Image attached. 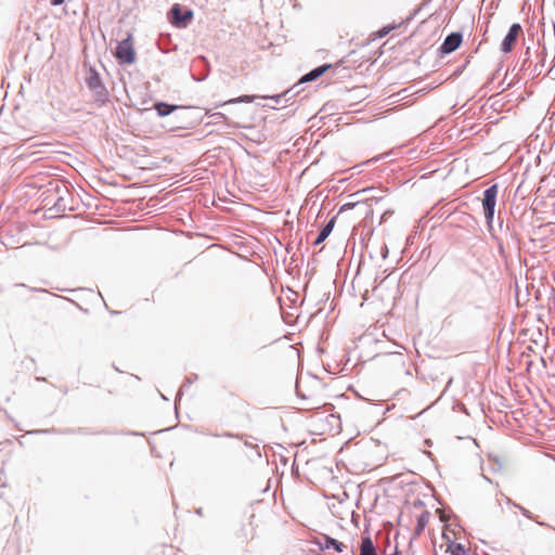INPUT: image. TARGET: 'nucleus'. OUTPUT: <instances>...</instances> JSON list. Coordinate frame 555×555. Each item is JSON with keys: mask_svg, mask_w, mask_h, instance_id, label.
<instances>
[{"mask_svg": "<svg viewBox=\"0 0 555 555\" xmlns=\"http://www.w3.org/2000/svg\"><path fill=\"white\" fill-rule=\"evenodd\" d=\"M86 85L94 92L93 100L98 106H103L108 102V91L95 68H89L86 76Z\"/></svg>", "mask_w": 555, "mask_h": 555, "instance_id": "f257e3e1", "label": "nucleus"}, {"mask_svg": "<svg viewBox=\"0 0 555 555\" xmlns=\"http://www.w3.org/2000/svg\"><path fill=\"white\" fill-rule=\"evenodd\" d=\"M115 57L119 64L130 65L135 62V51L132 42V34L118 42L115 50Z\"/></svg>", "mask_w": 555, "mask_h": 555, "instance_id": "f03ea898", "label": "nucleus"}, {"mask_svg": "<svg viewBox=\"0 0 555 555\" xmlns=\"http://www.w3.org/2000/svg\"><path fill=\"white\" fill-rule=\"evenodd\" d=\"M498 196V184H492L483 191L482 208L487 224L492 229Z\"/></svg>", "mask_w": 555, "mask_h": 555, "instance_id": "7ed1b4c3", "label": "nucleus"}, {"mask_svg": "<svg viewBox=\"0 0 555 555\" xmlns=\"http://www.w3.org/2000/svg\"><path fill=\"white\" fill-rule=\"evenodd\" d=\"M194 13L191 9L183 10L179 3H175L169 13L170 24L177 28H185L192 22Z\"/></svg>", "mask_w": 555, "mask_h": 555, "instance_id": "20e7f679", "label": "nucleus"}, {"mask_svg": "<svg viewBox=\"0 0 555 555\" xmlns=\"http://www.w3.org/2000/svg\"><path fill=\"white\" fill-rule=\"evenodd\" d=\"M463 35L460 31L449 34L438 49L439 55L444 56L454 52L462 43Z\"/></svg>", "mask_w": 555, "mask_h": 555, "instance_id": "39448f33", "label": "nucleus"}, {"mask_svg": "<svg viewBox=\"0 0 555 555\" xmlns=\"http://www.w3.org/2000/svg\"><path fill=\"white\" fill-rule=\"evenodd\" d=\"M520 31H521L520 24H518V23L512 24L507 34L505 35V37L502 40V43H501L502 52L509 53L513 50L514 44H515Z\"/></svg>", "mask_w": 555, "mask_h": 555, "instance_id": "423d86ee", "label": "nucleus"}, {"mask_svg": "<svg viewBox=\"0 0 555 555\" xmlns=\"http://www.w3.org/2000/svg\"><path fill=\"white\" fill-rule=\"evenodd\" d=\"M315 544L321 551L333 548L336 553H343L346 547L344 543L328 534H321V537L315 541Z\"/></svg>", "mask_w": 555, "mask_h": 555, "instance_id": "0eeeda50", "label": "nucleus"}, {"mask_svg": "<svg viewBox=\"0 0 555 555\" xmlns=\"http://www.w3.org/2000/svg\"><path fill=\"white\" fill-rule=\"evenodd\" d=\"M331 67H332V64H322V65L311 69L310 72H308L300 78V83L304 85L306 82H311V81L317 80L319 77H321L323 74H325Z\"/></svg>", "mask_w": 555, "mask_h": 555, "instance_id": "6e6552de", "label": "nucleus"}, {"mask_svg": "<svg viewBox=\"0 0 555 555\" xmlns=\"http://www.w3.org/2000/svg\"><path fill=\"white\" fill-rule=\"evenodd\" d=\"M154 109L156 111L157 115L159 117H166L171 115L177 109H181L182 106L176 105V104H169L167 102H155L153 105Z\"/></svg>", "mask_w": 555, "mask_h": 555, "instance_id": "1a4fd4ad", "label": "nucleus"}, {"mask_svg": "<svg viewBox=\"0 0 555 555\" xmlns=\"http://www.w3.org/2000/svg\"><path fill=\"white\" fill-rule=\"evenodd\" d=\"M335 223H336V217H333L331 218L325 224L324 227L320 230L318 236L315 237V240L313 241V245L317 246V245H320L321 243H323L328 236L330 234L332 233L334 227H335Z\"/></svg>", "mask_w": 555, "mask_h": 555, "instance_id": "9d476101", "label": "nucleus"}, {"mask_svg": "<svg viewBox=\"0 0 555 555\" xmlns=\"http://www.w3.org/2000/svg\"><path fill=\"white\" fill-rule=\"evenodd\" d=\"M359 555H377L376 547L370 535L362 537Z\"/></svg>", "mask_w": 555, "mask_h": 555, "instance_id": "9b49d317", "label": "nucleus"}, {"mask_svg": "<svg viewBox=\"0 0 555 555\" xmlns=\"http://www.w3.org/2000/svg\"><path fill=\"white\" fill-rule=\"evenodd\" d=\"M302 83H300V80L295 83L292 88L287 89L281 94H278V98H284V102H288L293 100L295 96H297L302 91Z\"/></svg>", "mask_w": 555, "mask_h": 555, "instance_id": "f8f14e48", "label": "nucleus"}, {"mask_svg": "<svg viewBox=\"0 0 555 555\" xmlns=\"http://www.w3.org/2000/svg\"><path fill=\"white\" fill-rule=\"evenodd\" d=\"M430 518V513L425 511L417 517L416 527H415V535H420L426 526L428 525Z\"/></svg>", "mask_w": 555, "mask_h": 555, "instance_id": "ddd939ff", "label": "nucleus"}, {"mask_svg": "<svg viewBox=\"0 0 555 555\" xmlns=\"http://www.w3.org/2000/svg\"><path fill=\"white\" fill-rule=\"evenodd\" d=\"M449 548L451 550L452 555H467L468 551L461 543H452Z\"/></svg>", "mask_w": 555, "mask_h": 555, "instance_id": "4468645a", "label": "nucleus"}, {"mask_svg": "<svg viewBox=\"0 0 555 555\" xmlns=\"http://www.w3.org/2000/svg\"><path fill=\"white\" fill-rule=\"evenodd\" d=\"M248 438H251V437H250V436H248V437H245V438L242 440V441L244 442V446H245V447H247V448H249V449H251V450H254L255 455H256L257 457H261V451H260L259 446H258V444H256V443L250 442V441L248 440Z\"/></svg>", "mask_w": 555, "mask_h": 555, "instance_id": "2eb2a0df", "label": "nucleus"}, {"mask_svg": "<svg viewBox=\"0 0 555 555\" xmlns=\"http://www.w3.org/2000/svg\"><path fill=\"white\" fill-rule=\"evenodd\" d=\"M253 101V95H242L240 98L229 100L228 103H251ZM224 104H227V102H224Z\"/></svg>", "mask_w": 555, "mask_h": 555, "instance_id": "dca6fc26", "label": "nucleus"}, {"mask_svg": "<svg viewBox=\"0 0 555 555\" xmlns=\"http://www.w3.org/2000/svg\"><path fill=\"white\" fill-rule=\"evenodd\" d=\"M221 437H223V438H235V439L243 440L245 437H248V436L245 435V434H234V433H231V431H223V433H221Z\"/></svg>", "mask_w": 555, "mask_h": 555, "instance_id": "f3484780", "label": "nucleus"}, {"mask_svg": "<svg viewBox=\"0 0 555 555\" xmlns=\"http://www.w3.org/2000/svg\"><path fill=\"white\" fill-rule=\"evenodd\" d=\"M514 505H515L517 508H519L520 513H521L525 517H527V518H529V519H534L533 514H532L530 511H528L527 508H525V507H522V506H520V505H518V504H514Z\"/></svg>", "mask_w": 555, "mask_h": 555, "instance_id": "a211bd4d", "label": "nucleus"}, {"mask_svg": "<svg viewBox=\"0 0 555 555\" xmlns=\"http://www.w3.org/2000/svg\"><path fill=\"white\" fill-rule=\"evenodd\" d=\"M66 433H70V434H83V435H90V434H93L92 431H90L88 428H77V429H70V430H66Z\"/></svg>", "mask_w": 555, "mask_h": 555, "instance_id": "6ab92c4d", "label": "nucleus"}, {"mask_svg": "<svg viewBox=\"0 0 555 555\" xmlns=\"http://www.w3.org/2000/svg\"><path fill=\"white\" fill-rule=\"evenodd\" d=\"M54 206L57 208V210H63L64 211L66 209V205L64 203V199L61 196L57 198V202L54 204Z\"/></svg>", "mask_w": 555, "mask_h": 555, "instance_id": "aec40b11", "label": "nucleus"}, {"mask_svg": "<svg viewBox=\"0 0 555 555\" xmlns=\"http://www.w3.org/2000/svg\"><path fill=\"white\" fill-rule=\"evenodd\" d=\"M356 205V203H346L340 207L339 212L352 209Z\"/></svg>", "mask_w": 555, "mask_h": 555, "instance_id": "412c9836", "label": "nucleus"}, {"mask_svg": "<svg viewBox=\"0 0 555 555\" xmlns=\"http://www.w3.org/2000/svg\"><path fill=\"white\" fill-rule=\"evenodd\" d=\"M204 435L206 436H211V437H217V438H220L221 437V433H212V431H203Z\"/></svg>", "mask_w": 555, "mask_h": 555, "instance_id": "4be33fe9", "label": "nucleus"}, {"mask_svg": "<svg viewBox=\"0 0 555 555\" xmlns=\"http://www.w3.org/2000/svg\"><path fill=\"white\" fill-rule=\"evenodd\" d=\"M51 5L57 7L65 3V0H50Z\"/></svg>", "mask_w": 555, "mask_h": 555, "instance_id": "5701e85b", "label": "nucleus"}, {"mask_svg": "<svg viewBox=\"0 0 555 555\" xmlns=\"http://www.w3.org/2000/svg\"><path fill=\"white\" fill-rule=\"evenodd\" d=\"M270 99L273 100L275 104H281L284 101V98H278V94L270 96Z\"/></svg>", "mask_w": 555, "mask_h": 555, "instance_id": "b1692460", "label": "nucleus"}, {"mask_svg": "<svg viewBox=\"0 0 555 555\" xmlns=\"http://www.w3.org/2000/svg\"><path fill=\"white\" fill-rule=\"evenodd\" d=\"M197 378H198L197 374H193L192 376H189V377L186 378V383H188V384H191V383H193L194 380H196Z\"/></svg>", "mask_w": 555, "mask_h": 555, "instance_id": "393cba45", "label": "nucleus"}, {"mask_svg": "<svg viewBox=\"0 0 555 555\" xmlns=\"http://www.w3.org/2000/svg\"><path fill=\"white\" fill-rule=\"evenodd\" d=\"M198 61L204 63V65L208 66V61L205 56H203V55L198 56Z\"/></svg>", "mask_w": 555, "mask_h": 555, "instance_id": "a878e982", "label": "nucleus"}, {"mask_svg": "<svg viewBox=\"0 0 555 555\" xmlns=\"http://www.w3.org/2000/svg\"><path fill=\"white\" fill-rule=\"evenodd\" d=\"M418 11H420V9L415 10V11L411 14V16H409V17L406 18V22H409V21L413 20V18H414V16L417 14V12H418Z\"/></svg>", "mask_w": 555, "mask_h": 555, "instance_id": "bb28decb", "label": "nucleus"}, {"mask_svg": "<svg viewBox=\"0 0 555 555\" xmlns=\"http://www.w3.org/2000/svg\"><path fill=\"white\" fill-rule=\"evenodd\" d=\"M56 429H43V430H38L37 433H55Z\"/></svg>", "mask_w": 555, "mask_h": 555, "instance_id": "cd10ccee", "label": "nucleus"}, {"mask_svg": "<svg viewBox=\"0 0 555 555\" xmlns=\"http://www.w3.org/2000/svg\"><path fill=\"white\" fill-rule=\"evenodd\" d=\"M195 512H196L197 515L203 516V508L202 507L197 508Z\"/></svg>", "mask_w": 555, "mask_h": 555, "instance_id": "c85d7f7f", "label": "nucleus"}, {"mask_svg": "<svg viewBox=\"0 0 555 555\" xmlns=\"http://www.w3.org/2000/svg\"><path fill=\"white\" fill-rule=\"evenodd\" d=\"M33 291H37V292H42V293H48L47 289H43V288H31Z\"/></svg>", "mask_w": 555, "mask_h": 555, "instance_id": "c756f323", "label": "nucleus"}, {"mask_svg": "<svg viewBox=\"0 0 555 555\" xmlns=\"http://www.w3.org/2000/svg\"><path fill=\"white\" fill-rule=\"evenodd\" d=\"M206 77H207V74H206L204 77L198 78L197 80H198V81H202V80H204Z\"/></svg>", "mask_w": 555, "mask_h": 555, "instance_id": "7c9ffc66", "label": "nucleus"}, {"mask_svg": "<svg viewBox=\"0 0 555 555\" xmlns=\"http://www.w3.org/2000/svg\"><path fill=\"white\" fill-rule=\"evenodd\" d=\"M16 286H23L25 287L26 285L24 283H21V284H16Z\"/></svg>", "mask_w": 555, "mask_h": 555, "instance_id": "2f4dec72", "label": "nucleus"}, {"mask_svg": "<svg viewBox=\"0 0 555 555\" xmlns=\"http://www.w3.org/2000/svg\"><path fill=\"white\" fill-rule=\"evenodd\" d=\"M538 524H539L540 526H546V524H544V522H540V521H538Z\"/></svg>", "mask_w": 555, "mask_h": 555, "instance_id": "473e14b6", "label": "nucleus"}, {"mask_svg": "<svg viewBox=\"0 0 555 555\" xmlns=\"http://www.w3.org/2000/svg\"><path fill=\"white\" fill-rule=\"evenodd\" d=\"M391 555H397V553H393V554H391Z\"/></svg>", "mask_w": 555, "mask_h": 555, "instance_id": "72a5a7b5", "label": "nucleus"}]
</instances>
